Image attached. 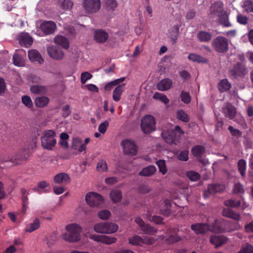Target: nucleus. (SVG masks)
Masks as SVG:
<instances>
[{
    "label": "nucleus",
    "instance_id": "f257e3e1",
    "mask_svg": "<svg viewBox=\"0 0 253 253\" xmlns=\"http://www.w3.org/2000/svg\"><path fill=\"white\" fill-rule=\"evenodd\" d=\"M230 226L229 222L221 219L214 220V223L211 225V223H197L191 226V229L196 234H203L208 230L214 232H228L234 229H230L228 227Z\"/></svg>",
    "mask_w": 253,
    "mask_h": 253
},
{
    "label": "nucleus",
    "instance_id": "f03ea898",
    "mask_svg": "<svg viewBox=\"0 0 253 253\" xmlns=\"http://www.w3.org/2000/svg\"><path fill=\"white\" fill-rule=\"evenodd\" d=\"M67 233L62 235V239L69 242H76L81 239V227L78 224L72 223L66 226Z\"/></svg>",
    "mask_w": 253,
    "mask_h": 253
},
{
    "label": "nucleus",
    "instance_id": "7ed1b4c3",
    "mask_svg": "<svg viewBox=\"0 0 253 253\" xmlns=\"http://www.w3.org/2000/svg\"><path fill=\"white\" fill-rule=\"evenodd\" d=\"M56 133L53 130H46L42 133L41 140L42 146L48 150H52L56 144Z\"/></svg>",
    "mask_w": 253,
    "mask_h": 253
},
{
    "label": "nucleus",
    "instance_id": "20e7f679",
    "mask_svg": "<svg viewBox=\"0 0 253 253\" xmlns=\"http://www.w3.org/2000/svg\"><path fill=\"white\" fill-rule=\"evenodd\" d=\"M184 131L178 126H174V128H171L168 131L164 130L162 133V136L164 141L169 144L176 143L178 140L179 137L184 134Z\"/></svg>",
    "mask_w": 253,
    "mask_h": 253
},
{
    "label": "nucleus",
    "instance_id": "39448f33",
    "mask_svg": "<svg viewBox=\"0 0 253 253\" xmlns=\"http://www.w3.org/2000/svg\"><path fill=\"white\" fill-rule=\"evenodd\" d=\"M211 10L213 14H218V16L220 24L225 27L232 26L231 23L229 21L228 15L223 10V7L220 3L216 2L212 4L211 6Z\"/></svg>",
    "mask_w": 253,
    "mask_h": 253
},
{
    "label": "nucleus",
    "instance_id": "423d86ee",
    "mask_svg": "<svg viewBox=\"0 0 253 253\" xmlns=\"http://www.w3.org/2000/svg\"><path fill=\"white\" fill-rule=\"evenodd\" d=\"M118 228L117 224L110 222L97 223L93 227L95 232L104 234L114 233L118 230Z\"/></svg>",
    "mask_w": 253,
    "mask_h": 253
},
{
    "label": "nucleus",
    "instance_id": "0eeeda50",
    "mask_svg": "<svg viewBox=\"0 0 253 253\" xmlns=\"http://www.w3.org/2000/svg\"><path fill=\"white\" fill-rule=\"evenodd\" d=\"M155 119L151 115H146L141 120V128L145 134H149L154 131L155 127Z\"/></svg>",
    "mask_w": 253,
    "mask_h": 253
},
{
    "label": "nucleus",
    "instance_id": "6e6552de",
    "mask_svg": "<svg viewBox=\"0 0 253 253\" xmlns=\"http://www.w3.org/2000/svg\"><path fill=\"white\" fill-rule=\"evenodd\" d=\"M212 46L216 52L225 53L228 49V40L224 37L217 36L213 40Z\"/></svg>",
    "mask_w": 253,
    "mask_h": 253
},
{
    "label": "nucleus",
    "instance_id": "1a4fd4ad",
    "mask_svg": "<svg viewBox=\"0 0 253 253\" xmlns=\"http://www.w3.org/2000/svg\"><path fill=\"white\" fill-rule=\"evenodd\" d=\"M128 240L129 244L139 246H142L143 245H151L155 242V239L153 237L145 236L142 238L138 235H134L129 238Z\"/></svg>",
    "mask_w": 253,
    "mask_h": 253
},
{
    "label": "nucleus",
    "instance_id": "9d476101",
    "mask_svg": "<svg viewBox=\"0 0 253 253\" xmlns=\"http://www.w3.org/2000/svg\"><path fill=\"white\" fill-rule=\"evenodd\" d=\"M85 201L91 207H97L103 204L104 199L101 195L96 192H89L85 196Z\"/></svg>",
    "mask_w": 253,
    "mask_h": 253
},
{
    "label": "nucleus",
    "instance_id": "9b49d317",
    "mask_svg": "<svg viewBox=\"0 0 253 253\" xmlns=\"http://www.w3.org/2000/svg\"><path fill=\"white\" fill-rule=\"evenodd\" d=\"M83 6L88 13H95L98 11L101 6L100 0H84Z\"/></svg>",
    "mask_w": 253,
    "mask_h": 253
},
{
    "label": "nucleus",
    "instance_id": "f8f14e48",
    "mask_svg": "<svg viewBox=\"0 0 253 253\" xmlns=\"http://www.w3.org/2000/svg\"><path fill=\"white\" fill-rule=\"evenodd\" d=\"M122 145L124 151L126 154L135 155L137 152V147L133 141L130 140H124L122 142Z\"/></svg>",
    "mask_w": 253,
    "mask_h": 253
},
{
    "label": "nucleus",
    "instance_id": "ddd939ff",
    "mask_svg": "<svg viewBox=\"0 0 253 253\" xmlns=\"http://www.w3.org/2000/svg\"><path fill=\"white\" fill-rule=\"evenodd\" d=\"M89 238L94 241L101 242L106 245H110L116 243L117 241V238L106 235H91Z\"/></svg>",
    "mask_w": 253,
    "mask_h": 253
},
{
    "label": "nucleus",
    "instance_id": "4468645a",
    "mask_svg": "<svg viewBox=\"0 0 253 253\" xmlns=\"http://www.w3.org/2000/svg\"><path fill=\"white\" fill-rule=\"evenodd\" d=\"M136 223L141 228L144 234L153 235L157 232V230L153 227L148 224H145L143 220L140 217H136L135 219Z\"/></svg>",
    "mask_w": 253,
    "mask_h": 253
},
{
    "label": "nucleus",
    "instance_id": "2eb2a0df",
    "mask_svg": "<svg viewBox=\"0 0 253 253\" xmlns=\"http://www.w3.org/2000/svg\"><path fill=\"white\" fill-rule=\"evenodd\" d=\"M56 28L55 23L53 21H44L41 26V30L46 35L53 34Z\"/></svg>",
    "mask_w": 253,
    "mask_h": 253
},
{
    "label": "nucleus",
    "instance_id": "dca6fc26",
    "mask_svg": "<svg viewBox=\"0 0 253 253\" xmlns=\"http://www.w3.org/2000/svg\"><path fill=\"white\" fill-rule=\"evenodd\" d=\"M47 51L49 56L55 60H61L63 58L64 55L62 50L55 46L48 47Z\"/></svg>",
    "mask_w": 253,
    "mask_h": 253
},
{
    "label": "nucleus",
    "instance_id": "f3484780",
    "mask_svg": "<svg viewBox=\"0 0 253 253\" xmlns=\"http://www.w3.org/2000/svg\"><path fill=\"white\" fill-rule=\"evenodd\" d=\"M230 74L234 78L242 77L247 74L246 68L240 63H237L230 70Z\"/></svg>",
    "mask_w": 253,
    "mask_h": 253
},
{
    "label": "nucleus",
    "instance_id": "a211bd4d",
    "mask_svg": "<svg viewBox=\"0 0 253 253\" xmlns=\"http://www.w3.org/2000/svg\"><path fill=\"white\" fill-rule=\"evenodd\" d=\"M20 44L22 46L29 47L33 43V38L27 33H21L18 37Z\"/></svg>",
    "mask_w": 253,
    "mask_h": 253
},
{
    "label": "nucleus",
    "instance_id": "6ab92c4d",
    "mask_svg": "<svg viewBox=\"0 0 253 253\" xmlns=\"http://www.w3.org/2000/svg\"><path fill=\"white\" fill-rule=\"evenodd\" d=\"M26 53L23 50H19L14 53L13 57V64L17 66L23 67L25 65V60L23 55H25Z\"/></svg>",
    "mask_w": 253,
    "mask_h": 253
},
{
    "label": "nucleus",
    "instance_id": "aec40b11",
    "mask_svg": "<svg viewBox=\"0 0 253 253\" xmlns=\"http://www.w3.org/2000/svg\"><path fill=\"white\" fill-rule=\"evenodd\" d=\"M225 189V186L223 184H211L208 186V190L204 192L205 197L209 196V194H214L216 192H220Z\"/></svg>",
    "mask_w": 253,
    "mask_h": 253
},
{
    "label": "nucleus",
    "instance_id": "412c9836",
    "mask_svg": "<svg viewBox=\"0 0 253 253\" xmlns=\"http://www.w3.org/2000/svg\"><path fill=\"white\" fill-rule=\"evenodd\" d=\"M70 178L66 173L62 172L56 174L54 177V182L57 184L66 185L70 182Z\"/></svg>",
    "mask_w": 253,
    "mask_h": 253
},
{
    "label": "nucleus",
    "instance_id": "4be33fe9",
    "mask_svg": "<svg viewBox=\"0 0 253 253\" xmlns=\"http://www.w3.org/2000/svg\"><path fill=\"white\" fill-rule=\"evenodd\" d=\"M228 238L223 235L212 236L210 242L214 245L215 248H217L225 244Z\"/></svg>",
    "mask_w": 253,
    "mask_h": 253
},
{
    "label": "nucleus",
    "instance_id": "5701e85b",
    "mask_svg": "<svg viewBox=\"0 0 253 253\" xmlns=\"http://www.w3.org/2000/svg\"><path fill=\"white\" fill-rule=\"evenodd\" d=\"M222 112L226 117H228L231 120L234 118L236 114V108L229 103L227 104L225 106L222 108Z\"/></svg>",
    "mask_w": 253,
    "mask_h": 253
},
{
    "label": "nucleus",
    "instance_id": "b1692460",
    "mask_svg": "<svg viewBox=\"0 0 253 253\" xmlns=\"http://www.w3.org/2000/svg\"><path fill=\"white\" fill-rule=\"evenodd\" d=\"M172 85V82L168 78L161 80L157 85V89L161 91H166L170 89Z\"/></svg>",
    "mask_w": 253,
    "mask_h": 253
},
{
    "label": "nucleus",
    "instance_id": "393cba45",
    "mask_svg": "<svg viewBox=\"0 0 253 253\" xmlns=\"http://www.w3.org/2000/svg\"><path fill=\"white\" fill-rule=\"evenodd\" d=\"M108 38L107 32L102 30H98L94 32V39L97 42H104Z\"/></svg>",
    "mask_w": 253,
    "mask_h": 253
},
{
    "label": "nucleus",
    "instance_id": "a878e982",
    "mask_svg": "<svg viewBox=\"0 0 253 253\" xmlns=\"http://www.w3.org/2000/svg\"><path fill=\"white\" fill-rule=\"evenodd\" d=\"M28 57L32 62H38L42 64L43 61L40 53L35 49H32L29 51Z\"/></svg>",
    "mask_w": 253,
    "mask_h": 253
},
{
    "label": "nucleus",
    "instance_id": "bb28decb",
    "mask_svg": "<svg viewBox=\"0 0 253 253\" xmlns=\"http://www.w3.org/2000/svg\"><path fill=\"white\" fill-rule=\"evenodd\" d=\"M222 215L224 216L229 217L237 221L239 220L240 219V214L229 208L224 209L222 211Z\"/></svg>",
    "mask_w": 253,
    "mask_h": 253
},
{
    "label": "nucleus",
    "instance_id": "cd10ccee",
    "mask_svg": "<svg viewBox=\"0 0 253 253\" xmlns=\"http://www.w3.org/2000/svg\"><path fill=\"white\" fill-rule=\"evenodd\" d=\"M72 147L74 150H77L80 152H82L86 149V147L83 143L82 140L79 138H74L72 141Z\"/></svg>",
    "mask_w": 253,
    "mask_h": 253
},
{
    "label": "nucleus",
    "instance_id": "c85d7f7f",
    "mask_svg": "<svg viewBox=\"0 0 253 253\" xmlns=\"http://www.w3.org/2000/svg\"><path fill=\"white\" fill-rule=\"evenodd\" d=\"M125 84L118 85L114 90L113 92V98L116 102L120 100L122 93L124 90Z\"/></svg>",
    "mask_w": 253,
    "mask_h": 253
},
{
    "label": "nucleus",
    "instance_id": "c756f323",
    "mask_svg": "<svg viewBox=\"0 0 253 253\" xmlns=\"http://www.w3.org/2000/svg\"><path fill=\"white\" fill-rule=\"evenodd\" d=\"M212 37L211 33L204 31H201L197 34V38L201 42H208L211 40Z\"/></svg>",
    "mask_w": 253,
    "mask_h": 253
},
{
    "label": "nucleus",
    "instance_id": "7c9ffc66",
    "mask_svg": "<svg viewBox=\"0 0 253 253\" xmlns=\"http://www.w3.org/2000/svg\"><path fill=\"white\" fill-rule=\"evenodd\" d=\"M54 42L55 43L61 45L65 49L69 48V41L68 39L64 36L57 35L54 39Z\"/></svg>",
    "mask_w": 253,
    "mask_h": 253
},
{
    "label": "nucleus",
    "instance_id": "2f4dec72",
    "mask_svg": "<svg viewBox=\"0 0 253 253\" xmlns=\"http://www.w3.org/2000/svg\"><path fill=\"white\" fill-rule=\"evenodd\" d=\"M217 87L221 92H223L229 90L231 87V84L227 79H224L220 81Z\"/></svg>",
    "mask_w": 253,
    "mask_h": 253
},
{
    "label": "nucleus",
    "instance_id": "473e14b6",
    "mask_svg": "<svg viewBox=\"0 0 253 253\" xmlns=\"http://www.w3.org/2000/svg\"><path fill=\"white\" fill-rule=\"evenodd\" d=\"M110 197L114 203H118L122 198V192L118 189H113L110 193Z\"/></svg>",
    "mask_w": 253,
    "mask_h": 253
},
{
    "label": "nucleus",
    "instance_id": "72a5a7b5",
    "mask_svg": "<svg viewBox=\"0 0 253 253\" xmlns=\"http://www.w3.org/2000/svg\"><path fill=\"white\" fill-rule=\"evenodd\" d=\"M176 118L183 122L187 123L190 120L189 115L183 110L179 109L176 112Z\"/></svg>",
    "mask_w": 253,
    "mask_h": 253
},
{
    "label": "nucleus",
    "instance_id": "f704fd0d",
    "mask_svg": "<svg viewBox=\"0 0 253 253\" xmlns=\"http://www.w3.org/2000/svg\"><path fill=\"white\" fill-rule=\"evenodd\" d=\"M205 152V148L203 146L200 145H196L194 146L191 150L192 155L195 157H197L198 158H201Z\"/></svg>",
    "mask_w": 253,
    "mask_h": 253
},
{
    "label": "nucleus",
    "instance_id": "c9c22d12",
    "mask_svg": "<svg viewBox=\"0 0 253 253\" xmlns=\"http://www.w3.org/2000/svg\"><path fill=\"white\" fill-rule=\"evenodd\" d=\"M156 168L153 166H149L145 168H144L139 172L140 175L144 176H149L152 175L156 171Z\"/></svg>",
    "mask_w": 253,
    "mask_h": 253
},
{
    "label": "nucleus",
    "instance_id": "e433bc0d",
    "mask_svg": "<svg viewBox=\"0 0 253 253\" xmlns=\"http://www.w3.org/2000/svg\"><path fill=\"white\" fill-rule=\"evenodd\" d=\"M69 138V135L65 133L62 132L60 134V141L59 142V145L63 148H68V143L67 140Z\"/></svg>",
    "mask_w": 253,
    "mask_h": 253
},
{
    "label": "nucleus",
    "instance_id": "4c0bfd02",
    "mask_svg": "<svg viewBox=\"0 0 253 253\" xmlns=\"http://www.w3.org/2000/svg\"><path fill=\"white\" fill-rule=\"evenodd\" d=\"M48 102V98L45 96L37 97L35 101L36 105L39 107H43L45 106Z\"/></svg>",
    "mask_w": 253,
    "mask_h": 253
},
{
    "label": "nucleus",
    "instance_id": "58836bf2",
    "mask_svg": "<svg viewBox=\"0 0 253 253\" xmlns=\"http://www.w3.org/2000/svg\"><path fill=\"white\" fill-rule=\"evenodd\" d=\"M40 227V221L39 219L36 218L33 223H30L27 225L25 231L28 232H32L37 229H38Z\"/></svg>",
    "mask_w": 253,
    "mask_h": 253
},
{
    "label": "nucleus",
    "instance_id": "ea45409f",
    "mask_svg": "<svg viewBox=\"0 0 253 253\" xmlns=\"http://www.w3.org/2000/svg\"><path fill=\"white\" fill-rule=\"evenodd\" d=\"M30 90L32 93L35 94H43L47 90L45 86L39 85L31 86Z\"/></svg>",
    "mask_w": 253,
    "mask_h": 253
},
{
    "label": "nucleus",
    "instance_id": "a19ab883",
    "mask_svg": "<svg viewBox=\"0 0 253 253\" xmlns=\"http://www.w3.org/2000/svg\"><path fill=\"white\" fill-rule=\"evenodd\" d=\"M58 4L63 9H70L73 6V2L70 0H58Z\"/></svg>",
    "mask_w": 253,
    "mask_h": 253
},
{
    "label": "nucleus",
    "instance_id": "79ce46f5",
    "mask_svg": "<svg viewBox=\"0 0 253 253\" xmlns=\"http://www.w3.org/2000/svg\"><path fill=\"white\" fill-rule=\"evenodd\" d=\"M108 169L106 162L104 160H100L97 164L96 170L99 172H105Z\"/></svg>",
    "mask_w": 253,
    "mask_h": 253
},
{
    "label": "nucleus",
    "instance_id": "37998d69",
    "mask_svg": "<svg viewBox=\"0 0 253 253\" xmlns=\"http://www.w3.org/2000/svg\"><path fill=\"white\" fill-rule=\"evenodd\" d=\"M176 232L175 230H174L173 234H171L169 238L166 239V242L167 244H173L181 240V238L177 234H175Z\"/></svg>",
    "mask_w": 253,
    "mask_h": 253
},
{
    "label": "nucleus",
    "instance_id": "c03bdc74",
    "mask_svg": "<svg viewBox=\"0 0 253 253\" xmlns=\"http://www.w3.org/2000/svg\"><path fill=\"white\" fill-rule=\"evenodd\" d=\"M187 177L192 181H197L199 180L201 177L200 174L195 171H189L186 173Z\"/></svg>",
    "mask_w": 253,
    "mask_h": 253
},
{
    "label": "nucleus",
    "instance_id": "a18cd8bd",
    "mask_svg": "<svg viewBox=\"0 0 253 253\" xmlns=\"http://www.w3.org/2000/svg\"><path fill=\"white\" fill-rule=\"evenodd\" d=\"M153 98L156 100H159L165 104L169 103V100L166 95L159 92H156L153 95Z\"/></svg>",
    "mask_w": 253,
    "mask_h": 253
},
{
    "label": "nucleus",
    "instance_id": "49530a36",
    "mask_svg": "<svg viewBox=\"0 0 253 253\" xmlns=\"http://www.w3.org/2000/svg\"><path fill=\"white\" fill-rule=\"evenodd\" d=\"M238 170L240 172L241 175L244 177L246 174V161L241 159L240 160L238 163Z\"/></svg>",
    "mask_w": 253,
    "mask_h": 253
},
{
    "label": "nucleus",
    "instance_id": "de8ad7c7",
    "mask_svg": "<svg viewBox=\"0 0 253 253\" xmlns=\"http://www.w3.org/2000/svg\"><path fill=\"white\" fill-rule=\"evenodd\" d=\"M188 57L189 60L193 62L205 63L207 61L204 58L195 53L189 54Z\"/></svg>",
    "mask_w": 253,
    "mask_h": 253
},
{
    "label": "nucleus",
    "instance_id": "09e8293b",
    "mask_svg": "<svg viewBox=\"0 0 253 253\" xmlns=\"http://www.w3.org/2000/svg\"><path fill=\"white\" fill-rule=\"evenodd\" d=\"M241 204V201H235L232 199L228 200L224 202V205L226 206L232 208L238 207Z\"/></svg>",
    "mask_w": 253,
    "mask_h": 253
},
{
    "label": "nucleus",
    "instance_id": "8fccbe9b",
    "mask_svg": "<svg viewBox=\"0 0 253 253\" xmlns=\"http://www.w3.org/2000/svg\"><path fill=\"white\" fill-rule=\"evenodd\" d=\"M98 217L103 220L108 219L110 215L111 212L108 210H104L100 211L98 214Z\"/></svg>",
    "mask_w": 253,
    "mask_h": 253
},
{
    "label": "nucleus",
    "instance_id": "3c124183",
    "mask_svg": "<svg viewBox=\"0 0 253 253\" xmlns=\"http://www.w3.org/2000/svg\"><path fill=\"white\" fill-rule=\"evenodd\" d=\"M181 99L184 103H189L191 101V97L189 93L182 91L181 93Z\"/></svg>",
    "mask_w": 253,
    "mask_h": 253
},
{
    "label": "nucleus",
    "instance_id": "603ef678",
    "mask_svg": "<svg viewBox=\"0 0 253 253\" xmlns=\"http://www.w3.org/2000/svg\"><path fill=\"white\" fill-rule=\"evenodd\" d=\"M157 164L159 168V170L162 174H165L167 172V169L164 160H160L157 162Z\"/></svg>",
    "mask_w": 253,
    "mask_h": 253
},
{
    "label": "nucleus",
    "instance_id": "864d4df0",
    "mask_svg": "<svg viewBox=\"0 0 253 253\" xmlns=\"http://www.w3.org/2000/svg\"><path fill=\"white\" fill-rule=\"evenodd\" d=\"M22 103L28 108H31L33 106V102L31 98L27 95L22 97Z\"/></svg>",
    "mask_w": 253,
    "mask_h": 253
},
{
    "label": "nucleus",
    "instance_id": "5fc2aeb1",
    "mask_svg": "<svg viewBox=\"0 0 253 253\" xmlns=\"http://www.w3.org/2000/svg\"><path fill=\"white\" fill-rule=\"evenodd\" d=\"M253 246L251 245H247L243 247L238 253H253Z\"/></svg>",
    "mask_w": 253,
    "mask_h": 253
},
{
    "label": "nucleus",
    "instance_id": "6e6d98bb",
    "mask_svg": "<svg viewBox=\"0 0 253 253\" xmlns=\"http://www.w3.org/2000/svg\"><path fill=\"white\" fill-rule=\"evenodd\" d=\"M233 191L234 193L237 194H243L244 193V188L239 183L235 184Z\"/></svg>",
    "mask_w": 253,
    "mask_h": 253
},
{
    "label": "nucleus",
    "instance_id": "4d7b16f0",
    "mask_svg": "<svg viewBox=\"0 0 253 253\" xmlns=\"http://www.w3.org/2000/svg\"><path fill=\"white\" fill-rule=\"evenodd\" d=\"M92 76L88 72H84L81 75V82L84 84L86 81L92 78Z\"/></svg>",
    "mask_w": 253,
    "mask_h": 253
},
{
    "label": "nucleus",
    "instance_id": "13d9d810",
    "mask_svg": "<svg viewBox=\"0 0 253 253\" xmlns=\"http://www.w3.org/2000/svg\"><path fill=\"white\" fill-rule=\"evenodd\" d=\"M109 126V123L106 121L101 123L98 127V130L101 133H105Z\"/></svg>",
    "mask_w": 253,
    "mask_h": 253
},
{
    "label": "nucleus",
    "instance_id": "bf43d9fd",
    "mask_svg": "<svg viewBox=\"0 0 253 253\" xmlns=\"http://www.w3.org/2000/svg\"><path fill=\"white\" fill-rule=\"evenodd\" d=\"M148 219L157 224H162L163 220V219L161 217L157 215L153 216L152 217H149Z\"/></svg>",
    "mask_w": 253,
    "mask_h": 253
},
{
    "label": "nucleus",
    "instance_id": "052dcab7",
    "mask_svg": "<svg viewBox=\"0 0 253 253\" xmlns=\"http://www.w3.org/2000/svg\"><path fill=\"white\" fill-rule=\"evenodd\" d=\"M178 158L181 161H187L188 159V151L187 150H184L181 152L179 155L178 156Z\"/></svg>",
    "mask_w": 253,
    "mask_h": 253
},
{
    "label": "nucleus",
    "instance_id": "680f3d73",
    "mask_svg": "<svg viewBox=\"0 0 253 253\" xmlns=\"http://www.w3.org/2000/svg\"><path fill=\"white\" fill-rule=\"evenodd\" d=\"M228 130L232 135L239 137L242 135V132L239 129L234 128L231 126H228Z\"/></svg>",
    "mask_w": 253,
    "mask_h": 253
},
{
    "label": "nucleus",
    "instance_id": "e2e57ef3",
    "mask_svg": "<svg viewBox=\"0 0 253 253\" xmlns=\"http://www.w3.org/2000/svg\"><path fill=\"white\" fill-rule=\"evenodd\" d=\"M244 7L247 12H253V3L250 0L244 2Z\"/></svg>",
    "mask_w": 253,
    "mask_h": 253
},
{
    "label": "nucleus",
    "instance_id": "0e129e2a",
    "mask_svg": "<svg viewBox=\"0 0 253 253\" xmlns=\"http://www.w3.org/2000/svg\"><path fill=\"white\" fill-rule=\"evenodd\" d=\"M37 146V140L36 138L33 139L29 142L27 149L30 153L32 152L33 150Z\"/></svg>",
    "mask_w": 253,
    "mask_h": 253
},
{
    "label": "nucleus",
    "instance_id": "69168bd1",
    "mask_svg": "<svg viewBox=\"0 0 253 253\" xmlns=\"http://www.w3.org/2000/svg\"><path fill=\"white\" fill-rule=\"evenodd\" d=\"M165 205L167 207V210L165 211H162L161 213L166 216H168L170 213L169 208L170 207V201L167 200L165 201Z\"/></svg>",
    "mask_w": 253,
    "mask_h": 253
},
{
    "label": "nucleus",
    "instance_id": "338daca9",
    "mask_svg": "<svg viewBox=\"0 0 253 253\" xmlns=\"http://www.w3.org/2000/svg\"><path fill=\"white\" fill-rule=\"evenodd\" d=\"M237 21L239 23H240L241 24H243V25H245V24H247L248 21V18L246 16L242 15L241 14H239L237 16Z\"/></svg>",
    "mask_w": 253,
    "mask_h": 253
},
{
    "label": "nucleus",
    "instance_id": "774afa93",
    "mask_svg": "<svg viewBox=\"0 0 253 253\" xmlns=\"http://www.w3.org/2000/svg\"><path fill=\"white\" fill-rule=\"evenodd\" d=\"M106 4L109 8L112 9H114L117 6V3L116 0H106Z\"/></svg>",
    "mask_w": 253,
    "mask_h": 253
}]
</instances>
